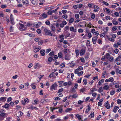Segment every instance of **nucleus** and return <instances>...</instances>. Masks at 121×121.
Listing matches in <instances>:
<instances>
[{
  "label": "nucleus",
  "instance_id": "obj_19",
  "mask_svg": "<svg viewBox=\"0 0 121 121\" xmlns=\"http://www.w3.org/2000/svg\"><path fill=\"white\" fill-rule=\"evenodd\" d=\"M42 16L44 18H45L47 17L48 15L45 13H43L40 15V16Z\"/></svg>",
  "mask_w": 121,
  "mask_h": 121
},
{
  "label": "nucleus",
  "instance_id": "obj_31",
  "mask_svg": "<svg viewBox=\"0 0 121 121\" xmlns=\"http://www.w3.org/2000/svg\"><path fill=\"white\" fill-rule=\"evenodd\" d=\"M58 56L59 58H61L62 56V53L60 52L58 54Z\"/></svg>",
  "mask_w": 121,
  "mask_h": 121
},
{
  "label": "nucleus",
  "instance_id": "obj_58",
  "mask_svg": "<svg viewBox=\"0 0 121 121\" xmlns=\"http://www.w3.org/2000/svg\"><path fill=\"white\" fill-rule=\"evenodd\" d=\"M119 52V50L117 48L115 49L114 50V52L116 54H117Z\"/></svg>",
  "mask_w": 121,
  "mask_h": 121
},
{
  "label": "nucleus",
  "instance_id": "obj_39",
  "mask_svg": "<svg viewBox=\"0 0 121 121\" xmlns=\"http://www.w3.org/2000/svg\"><path fill=\"white\" fill-rule=\"evenodd\" d=\"M83 82H84L83 85H86L87 83L86 79H84Z\"/></svg>",
  "mask_w": 121,
  "mask_h": 121
},
{
  "label": "nucleus",
  "instance_id": "obj_48",
  "mask_svg": "<svg viewBox=\"0 0 121 121\" xmlns=\"http://www.w3.org/2000/svg\"><path fill=\"white\" fill-rule=\"evenodd\" d=\"M34 103H33V104H38L37 102H39V100L37 99L36 100H35L34 101Z\"/></svg>",
  "mask_w": 121,
  "mask_h": 121
},
{
  "label": "nucleus",
  "instance_id": "obj_11",
  "mask_svg": "<svg viewBox=\"0 0 121 121\" xmlns=\"http://www.w3.org/2000/svg\"><path fill=\"white\" fill-rule=\"evenodd\" d=\"M41 65L39 63H36L35 64L34 67L35 69H36L41 67Z\"/></svg>",
  "mask_w": 121,
  "mask_h": 121
},
{
  "label": "nucleus",
  "instance_id": "obj_25",
  "mask_svg": "<svg viewBox=\"0 0 121 121\" xmlns=\"http://www.w3.org/2000/svg\"><path fill=\"white\" fill-rule=\"evenodd\" d=\"M9 106V104L7 103H6L4 106H2V107L4 108H8Z\"/></svg>",
  "mask_w": 121,
  "mask_h": 121
},
{
  "label": "nucleus",
  "instance_id": "obj_29",
  "mask_svg": "<svg viewBox=\"0 0 121 121\" xmlns=\"http://www.w3.org/2000/svg\"><path fill=\"white\" fill-rule=\"evenodd\" d=\"M98 91L99 93H101L103 92V88L102 87H100L98 89Z\"/></svg>",
  "mask_w": 121,
  "mask_h": 121
},
{
  "label": "nucleus",
  "instance_id": "obj_15",
  "mask_svg": "<svg viewBox=\"0 0 121 121\" xmlns=\"http://www.w3.org/2000/svg\"><path fill=\"white\" fill-rule=\"evenodd\" d=\"M42 23L40 22H38L35 25V27L36 28H38L40 27L42 25Z\"/></svg>",
  "mask_w": 121,
  "mask_h": 121
},
{
  "label": "nucleus",
  "instance_id": "obj_1",
  "mask_svg": "<svg viewBox=\"0 0 121 121\" xmlns=\"http://www.w3.org/2000/svg\"><path fill=\"white\" fill-rule=\"evenodd\" d=\"M42 28H43V30L45 32V34L46 35L51 36H52V34L51 33V31L48 29L46 27H44L43 26L42 27Z\"/></svg>",
  "mask_w": 121,
  "mask_h": 121
},
{
  "label": "nucleus",
  "instance_id": "obj_42",
  "mask_svg": "<svg viewBox=\"0 0 121 121\" xmlns=\"http://www.w3.org/2000/svg\"><path fill=\"white\" fill-rule=\"evenodd\" d=\"M117 26H114L112 28V30L114 31L116 30H117Z\"/></svg>",
  "mask_w": 121,
  "mask_h": 121
},
{
  "label": "nucleus",
  "instance_id": "obj_34",
  "mask_svg": "<svg viewBox=\"0 0 121 121\" xmlns=\"http://www.w3.org/2000/svg\"><path fill=\"white\" fill-rule=\"evenodd\" d=\"M74 18H71L70 19L69 21V22L70 23H72L74 21Z\"/></svg>",
  "mask_w": 121,
  "mask_h": 121
},
{
  "label": "nucleus",
  "instance_id": "obj_12",
  "mask_svg": "<svg viewBox=\"0 0 121 121\" xmlns=\"http://www.w3.org/2000/svg\"><path fill=\"white\" fill-rule=\"evenodd\" d=\"M70 55H69L66 54L65 56V59L66 60H69L70 59Z\"/></svg>",
  "mask_w": 121,
  "mask_h": 121
},
{
  "label": "nucleus",
  "instance_id": "obj_18",
  "mask_svg": "<svg viewBox=\"0 0 121 121\" xmlns=\"http://www.w3.org/2000/svg\"><path fill=\"white\" fill-rule=\"evenodd\" d=\"M113 24L114 25H117L118 24V22L116 20L115 18H114L112 21Z\"/></svg>",
  "mask_w": 121,
  "mask_h": 121
},
{
  "label": "nucleus",
  "instance_id": "obj_45",
  "mask_svg": "<svg viewBox=\"0 0 121 121\" xmlns=\"http://www.w3.org/2000/svg\"><path fill=\"white\" fill-rule=\"evenodd\" d=\"M72 110V109L71 108H68L65 110V112H69V111H71Z\"/></svg>",
  "mask_w": 121,
  "mask_h": 121
},
{
  "label": "nucleus",
  "instance_id": "obj_17",
  "mask_svg": "<svg viewBox=\"0 0 121 121\" xmlns=\"http://www.w3.org/2000/svg\"><path fill=\"white\" fill-rule=\"evenodd\" d=\"M70 30L71 31L73 32H76L77 31L76 29H74V27L73 26H71L70 27Z\"/></svg>",
  "mask_w": 121,
  "mask_h": 121
},
{
  "label": "nucleus",
  "instance_id": "obj_63",
  "mask_svg": "<svg viewBox=\"0 0 121 121\" xmlns=\"http://www.w3.org/2000/svg\"><path fill=\"white\" fill-rule=\"evenodd\" d=\"M45 24L47 25H49L50 23V22L48 20H47L45 22Z\"/></svg>",
  "mask_w": 121,
  "mask_h": 121
},
{
  "label": "nucleus",
  "instance_id": "obj_47",
  "mask_svg": "<svg viewBox=\"0 0 121 121\" xmlns=\"http://www.w3.org/2000/svg\"><path fill=\"white\" fill-rule=\"evenodd\" d=\"M78 32L79 33H82L83 32V30L81 28H80L78 30Z\"/></svg>",
  "mask_w": 121,
  "mask_h": 121
},
{
  "label": "nucleus",
  "instance_id": "obj_10",
  "mask_svg": "<svg viewBox=\"0 0 121 121\" xmlns=\"http://www.w3.org/2000/svg\"><path fill=\"white\" fill-rule=\"evenodd\" d=\"M27 108L28 109H30L32 110H33L34 109H35L36 110H37L38 109L37 108L33 106L32 105L28 106L27 107Z\"/></svg>",
  "mask_w": 121,
  "mask_h": 121
},
{
  "label": "nucleus",
  "instance_id": "obj_44",
  "mask_svg": "<svg viewBox=\"0 0 121 121\" xmlns=\"http://www.w3.org/2000/svg\"><path fill=\"white\" fill-rule=\"evenodd\" d=\"M106 73V71H104V73H103L102 75V77L104 78L105 77V74Z\"/></svg>",
  "mask_w": 121,
  "mask_h": 121
},
{
  "label": "nucleus",
  "instance_id": "obj_28",
  "mask_svg": "<svg viewBox=\"0 0 121 121\" xmlns=\"http://www.w3.org/2000/svg\"><path fill=\"white\" fill-rule=\"evenodd\" d=\"M91 18L93 19H94L95 16V14L94 13H91Z\"/></svg>",
  "mask_w": 121,
  "mask_h": 121
},
{
  "label": "nucleus",
  "instance_id": "obj_21",
  "mask_svg": "<svg viewBox=\"0 0 121 121\" xmlns=\"http://www.w3.org/2000/svg\"><path fill=\"white\" fill-rule=\"evenodd\" d=\"M50 28L51 30L54 32H55V27L53 25H52L50 26Z\"/></svg>",
  "mask_w": 121,
  "mask_h": 121
},
{
  "label": "nucleus",
  "instance_id": "obj_57",
  "mask_svg": "<svg viewBox=\"0 0 121 121\" xmlns=\"http://www.w3.org/2000/svg\"><path fill=\"white\" fill-rule=\"evenodd\" d=\"M63 91V88H61L59 89L57 93H58L60 92H62Z\"/></svg>",
  "mask_w": 121,
  "mask_h": 121
},
{
  "label": "nucleus",
  "instance_id": "obj_43",
  "mask_svg": "<svg viewBox=\"0 0 121 121\" xmlns=\"http://www.w3.org/2000/svg\"><path fill=\"white\" fill-rule=\"evenodd\" d=\"M54 73H51L48 77H49L51 78L52 77L54 76Z\"/></svg>",
  "mask_w": 121,
  "mask_h": 121
},
{
  "label": "nucleus",
  "instance_id": "obj_30",
  "mask_svg": "<svg viewBox=\"0 0 121 121\" xmlns=\"http://www.w3.org/2000/svg\"><path fill=\"white\" fill-rule=\"evenodd\" d=\"M118 83V81H114L113 82H111L110 83L109 86H112V85H114V84H116L117 83Z\"/></svg>",
  "mask_w": 121,
  "mask_h": 121
},
{
  "label": "nucleus",
  "instance_id": "obj_9",
  "mask_svg": "<svg viewBox=\"0 0 121 121\" xmlns=\"http://www.w3.org/2000/svg\"><path fill=\"white\" fill-rule=\"evenodd\" d=\"M113 81L114 79L113 78L111 77L109 79H106L105 80V82H112Z\"/></svg>",
  "mask_w": 121,
  "mask_h": 121
},
{
  "label": "nucleus",
  "instance_id": "obj_53",
  "mask_svg": "<svg viewBox=\"0 0 121 121\" xmlns=\"http://www.w3.org/2000/svg\"><path fill=\"white\" fill-rule=\"evenodd\" d=\"M12 100V98L11 97H9L8 98L7 100V102H8L11 101Z\"/></svg>",
  "mask_w": 121,
  "mask_h": 121
},
{
  "label": "nucleus",
  "instance_id": "obj_62",
  "mask_svg": "<svg viewBox=\"0 0 121 121\" xmlns=\"http://www.w3.org/2000/svg\"><path fill=\"white\" fill-rule=\"evenodd\" d=\"M92 8L99 9V8L96 5H94L93 7Z\"/></svg>",
  "mask_w": 121,
  "mask_h": 121
},
{
  "label": "nucleus",
  "instance_id": "obj_61",
  "mask_svg": "<svg viewBox=\"0 0 121 121\" xmlns=\"http://www.w3.org/2000/svg\"><path fill=\"white\" fill-rule=\"evenodd\" d=\"M80 60L83 63H84L85 62V60H84V59L83 57H82L80 59Z\"/></svg>",
  "mask_w": 121,
  "mask_h": 121
},
{
  "label": "nucleus",
  "instance_id": "obj_13",
  "mask_svg": "<svg viewBox=\"0 0 121 121\" xmlns=\"http://www.w3.org/2000/svg\"><path fill=\"white\" fill-rule=\"evenodd\" d=\"M40 52L41 56H43L45 55V50H44L42 49L40 51Z\"/></svg>",
  "mask_w": 121,
  "mask_h": 121
},
{
  "label": "nucleus",
  "instance_id": "obj_36",
  "mask_svg": "<svg viewBox=\"0 0 121 121\" xmlns=\"http://www.w3.org/2000/svg\"><path fill=\"white\" fill-rule=\"evenodd\" d=\"M110 55L108 53H106L105 55V57L107 59H108L110 58Z\"/></svg>",
  "mask_w": 121,
  "mask_h": 121
},
{
  "label": "nucleus",
  "instance_id": "obj_38",
  "mask_svg": "<svg viewBox=\"0 0 121 121\" xmlns=\"http://www.w3.org/2000/svg\"><path fill=\"white\" fill-rule=\"evenodd\" d=\"M40 3H39V4L40 5H42L43 4V3L44 2L45 0H39Z\"/></svg>",
  "mask_w": 121,
  "mask_h": 121
},
{
  "label": "nucleus",
  "instance_id": "obj_5",
  "mask_svg": "<svg viewBox=\"0 0 121 121\" xmlns=\"http://www.w3.org/2000/svg\"><path fill=\"white\" fill-rule=\"evenodd\" d=\"M86 48H82L80 52V55L81 56L83 55L85 52Z\"/></svg>",
  "mask_w": 121,
  "mask_h": 121
},
{
  "label": "nucleus",
  "instance_id": "obj_49",
  "mask_svg": "<svg viewBox=\"0 0 121 121\" xmlns=\"http://www.w3.org/2000/svg\"><path fill=\"white\" fill-rule=\"evenodd\" d=\"M77 69L79 70H83V68L81 66L78 67V68Z\"/></svg>",
  "mask_w": 121,
  "mask_h": 121
},
{
  "label": "nucleus",
  "instance_id": "obj_41",
  "mask_svg": "<svg viewBox=\"0 0 121 121\" xmlns=\"http://www.w3.org/2000/svg\"><path fill=\"white\" fill-rule=\"evenodd\" d=\"M91 108L89 106H88V108L86 109L85 111V112L86 113H87L91 109Z\"/></svg>",
  "mask_w": 121,
  "mask_h": 121
},
{
  "label": "nucleus",
  "instance_id": "obj_32",
  "mask_svg": "<svg viewBox=\"0 0 121 121\" xmlns=\"http://www.w3.org/2000/svg\"><path fill=\"white\" fill-rule=\"evenodd\" d=\"M104 106L106 107L107 109H109L110 108V104H104Z\"/></svg>",
  "mask_w": 121,
  "mask_h": 121
},
{
  "label": "nucleus",
  "instance_id": "obj_46",
  "mask_svg": "<svg viewBox=\"0 0 121 121\" xmlns=\"http://www.w3.org/2000/svg\"><path fill=\"white\" fill-rule=\"evenodd\" d=\"M97 90V89L96 88H91L90 89L91 92H93L95 91H96Z\"/></svg>",
  "mask_w": 121,
  "mask_h": 121
},
{
  "label": "nucleus",
  "instance_id": "obj_23",
  "mask_svg": "<svg viewBox=\"0 0 121 121\" xmlns=\"http://www.w3.org/2000/svg\"><path fill=\"white\" fill-rule=\"evenodd\" d=\"M75 52L76 54V56H78L79 53V51L78 49H76L75 50Z\"/></svg>",
  "mask_w": 121,
  "mask_h": 121
},
{
  "label": "nucleus",
  "instance_id": "obj_35",
  "mask_svg": "<svg viewBox=\"0 0 121 121\" xmlns=\"http://www.w3.org/2000/svg\"><path fill=\"white\" fill-rule=\"evenodd\" d=\"M64 81H58V83H59V86L60 87H61V86L62 85V84L63 83Z\"/></svg>",
  "mask_w": 121,
  "mask_h": 121
},
{
  "label": "nucleus",
  "instance_id": "obj_51",
  "mask_svg": "<svg viewBox=\"0 0 121 121\" xmlns=\"http://www.w3.org/2000/svg\"><path fill=\"white\" fill-rule=\"evenodd\" d=\"M68 51H69V49H68L65 48L64 49V53L66 54V53Z\"/></svg>",
  "mask_w": 121,
  "mask_h": 121
},
{
  "label": "nucleus",
  "instance_id": "obj_2",
  "mask_svg": "<svg viewBox=\"0 0 121 121\" xmlns=\"http://www.w3.org/2000/svg\"><path fill=\"white\" fill-rule=\"evenodd\" d=\"M55 83L52 85L50 87V90L51 91H52L54 90H56L57 89V87L58 85L56 84Z\"/></svg>",
  "mask_w": 121,
  "mask_h": 121
},
{
  "label": "nucleus",
  "instance_id": "obj_50",
  "mask_svg": "<svg viewBox=\"0 0 121 121\" xmlns=\"http://www.w3.org/2000/svg\"><path fill=\"white\" fill-rule=\"evenodd\" d=\"M121 43V39L118 40V41L117 42V44L118 45L120 46Z\"/></svg>",
  "mask_w": 121,
  "mask_h": 121
},
{
  "label": "nucleus",
  "instance_id": "obj_60",
  "mask_svg": "<svg viewBox=\"0 0 121 121\" xmlns=\"http://www.w3.org/2000/svg\"><path fill=\"white\" fill-rule=\"evenodd\" d=\"M79 70L78 69H76L75 70L74 73L75 74H78L79 72Z\"/></svg>",
  "mask_w": 121,
  "mask_h": 121
},
{
  "label": "nucleus",
  "instance_id": "obj_37",
  "mask_svg": "<svg viewBox=\"0 0 121 121\" xmlns=\"http://www.w3.org/2000/svg\"><path fill=\"white\" fill-rule=\"evenodd\" d=\"M108 39L109 41L111 42H114L115 41L114 39L111 38H108Z\"/></svg>",
  "mask_w": 121,
  "mask_h": 121
},
{
  "label": "nucleus",
  "instance_id": "obj_20",
  "mask_svg": "<svg viewBox=\"0 0 121 121\" xmlns=\"http://www.w3.org/2000/svg\"><path fill=\"white\" fill-rule=\"evenodd\" d=\"M119 108L118 106H115L114 108L113 111L115 113L116 112H117V110Z\"/></svg>",
  "mask_w": 121,
  "mask_h": 121
},
{
  "label": "nucleus",
  "instance_id": "obj_3",
  "mask_svg": "<svg viewBox=\"0 0 121 121\" xmlns=\"http://www.w3.org/2000/svg\"><path fill=\"white\" fill-rule=\"evenodd\" d=\"M19 24L20 25L19 27V29L21 31L25 30H26V28L25 26L24 25L21 23H19Z\"/></svg>",
  "mask_w": 121,
  "mask_h": 121
},
{
  "label": "nucleus",
  "instance_id": "obj_14",
  "mask_svg": "<svg viewBox=\"0 0 121 121\" xmlns=\"http://www.w3.org/2000/svg\"><path fill=\"white\" fill-rule=\"evenodd\" d=\"M74 115L76 116L79 120H82V119L81 118V115L78 114H75Z\"/></svg>",
  "mask_w": 121,
  "mask_h": 121
},
{
  "label": "nucleus",
  "instance_id": "obj_8",
  "mask_svg": "<svg viewBox=\"0 0 121 121\" xmlns=\"http://www.w3.org/2000/svg\"><path fill=\"white\" fill-rule=\"evenodd\" d=\"M23 5H28L29 4L28 0H22Z\"/></svg>",
  "mask_w": 121,
  "mask_h": 121
},
{
  "label": "nucleus",
  "instance_id": "obj_40",
  "mask_svg": "<svg viewBox=\"0 0 121 121\" xmlns=\"http://www.w3.org/2000/svg\"><path fill=\"white\" fill-rule=\"evenodd\" d=\"M49 55L51 56H52L54 55V52L52 51L50 52L49 54Z\"/></svg>",
  "mask_w": 121,
  "mask_h": 121
},
{
  "label": "nucleus",
  "instance_id": "obj_4",
  "mask_svg": "<svg viewBox=\"0 0 121 121\" xmlns=\"http://www.w3.org/2000/svg\"><path fill=\"white\" fill-rule=\"evenodd\" d=\"M33 48L34 49V52H38L41 49V48L40 46H38V47L36 46L34 47Z\"/></svg>",
  "mask_w": 121,
  "mask_h": 121
},
{
  "label": "nucleus",
  "instance_id": "obj_52",
  "mask_svg": "<svg viewBox=\"0 0 121 121\" xmlns=\"http://www.w3.org/2000/svg\"><path fill=\"white\" fill-rule=\"evenodd\" d=\"M83 71H81L80 72L78 73V75L79 76H80L83 74Z\"/></svg>",
  "mask_w": 121,
  "mask_h": 121
},
{
  "label": "nucleus",
  "instance_id": "obj_55",
  "mask_svg": "<svg viewBox=\"0 0 121 121\" xmlns=\"http://www.w3.org/2000/svg\"><path fill=\"white\" fill-rule=\"evenodd\" d=\"M53 59V58L51 57H49L48 59V61L49 62H51L52 61V60Z\"/></svg>",
  "mask_w": 121,
  "mask_h": 121
},
{
  "label": "nucleus",
  "instance_id": "obj_59",
  "mask_svg": "<svg viewBox=\"0 0 121 121\" xmlns=\"http://www.w3.org/2000/svg\"><path fill=\"white\" fill-rule=\"evenodd\" d=\"M75 16L76 19H77L78 18H79V15L78 14H75Z\"/></svg>",
  "mask_w": 121,
  "mask_h": 121
},
{
  "label": "nucleus",
  "instance_id": "obj_64",
  "mask_svg": "<svg viewBox=\"0 0 121 121\" xmlns=\"http://www.w3.org/2000/svg\"><path fill=\"white\" fill-rule=\"evenodd\" d=\"M51 49L50 48H49L47 49L46 50V52L47 53H48L51 51Z\"/></svg>",
  "mask_w": 121,
  "mask_h": 121
},
{
  "label": "nucleus",
  "instance_id": "obj_6",
  "mask_svg": "<svg viewBox=\"0 0 121 121\" xmlns=\"http://www.w3.org/2000/svg\"><path fill=\"white\" fill-rule=\"evenodd\" d=\"M31 3L34 5H36L38 4V0H30Z\"/></svg>",
  "mask_w": 121,
  "mask_h": 121
},
{
  "label": "nucleus",
  "instance_id": "obj_56",
  "mask_svg": "<svg viewBox=\"0 0 121 121\" xmlns=\"http://www.w3.org/2000/svg\"><path fill=\"white\" fill-rule=\"evenodd\" d=\"M115 91H112L110 92V94L111 95H112L114 94L115 93Z\"/></svg>",
  "mask_w": 121,
  "mask_h": 121
},
{
  "label": "nucleus",
  "instance_id": "obj_33",
  "mask_svg": "<svg viewBox=\"0 0 121 121\" xmlns=\"http://www.w3.org/2000/svg\"><path fill=\"white\" fill-rule=\"evenodd\" d=\"M7 115L6 113H2L0 114V117H4Z\"/></svg>",
  "mask_w": 121,
  "mask_h": 121
},
{
  "label": "nucleus",
  "instance_id": "obj_16",
  "mask_svg": "<svg viewBox=\"0 0 121 121\" xmlns=\"http://www.w3.org/2000/svg\"><path fill=\"white\" fill-rule=\"evenodd\" d=\"M60 40H59L60 42H62L64 39V36L63 35H62L60 36Z\"/></svg>",
  "mask_w": 121,
  "mask_h": 121
},
{
  "label": "nucleus",
  "instance_id": "obj_54",
  "mask_svg": "<svg viewBox=\"0 0 121 121\" xmlns=\"http://www.w3.org/2000/svg\"><path fill=\"white\" fill-rule=\"evenodd\" d=\"M43 43V41L42 40H41L38 42V44L40 45H42V44Z\"/></svg>",
  "mask_w": 121,
  "mask_h": 121
},
{
  "label": "nucleus",
  "instance_id": "obj_22",
  "mask_svg": "<svg viewBox=\"0 0 121 121\" xmlns=\"http://www.w3.org/2000/svg\"><path fill=\"white\" fill-rule=\"evenodd\" d=\"M104 79H102L98 83V84L99 86L101 85L104 82Z\"/></svg>",
  "mask_w": 121,
  "mask_h": 121
},
{
  "label": "nucleus",
  "instance_id": "obj_7",
  "mask_svg": "<svg viewBox=\"0 0 121 121\" xmlns=\"http://www.w3.org/2000/svg\"><path fill=\"white\" fill-rule=\"evenodd\" d=\"M97 39L98 37L96 36H95L93 37L92 41L93 44H95L96 43Z\"/></svg>",
  "mask_w": 121,
  "mask_h": 121
},
{
  "label": "nucleus",
  "instance_id": "obj_26",
  "mask_svg": "<svg viewBox=\"0 0 121 121\" xmlns=\"http://www.w3.org/2000/svg\"><path fill=\"white\" fill-rule=\"evenodd\" d=\"M7 98L6 97H2L0 98V101H5L6 100Z\"/></svg>",
  "mask_w": 121,
  "mask_h": 121
},
{
  "label": "nucleus",
  "instance_id": "obj_24",
  "mask_svg": "<svg viewBox=\"0 0 121 121\" xmlns=\"http://www.w3.org/2000/svg\"><path fill=\"white\" fill-rule=\"evenodd\" d=\"M13 27L12 26H11L9 28V30L10 32H13L14 29Z\"/></svg>",
  "mask_w": 121,
  "mask_h": 121
},
{
  "label": "nucleus",
  "instance_id": "obj_27",
  "mask_svg": "<svg viewBox=\"0 0 121 121\" xmlns=\"http://www.w3.org/2000/svg\"><path fill=\"white\" fill-rule=\"evenodd\" d=\"M109 88V86L108 85H105L103 87V88L104 89L107 90Z\"/></svg>",
  "mask_w": 121,
  "mask_h": 121
}]
</instances>
